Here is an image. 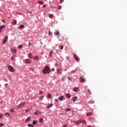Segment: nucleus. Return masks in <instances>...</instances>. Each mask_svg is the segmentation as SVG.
Returning <instances> with one entry per match:
<instances>
[{"instance_id":"nucleus-27","label":"nucleus","mask_w":127,"mask_h":127,"mask_svg":"<svg viewBox=\"0 0 127 127\" xmlns=\"http://www.w3.org/2000/svg\"><path fill=\"white\" fill-rule=\"evenodd\" d=\"M10 112H11V113H13V112H14V109L11 108V109L10 110Z\"/></svg>"},{"instance_id":"nucleus-7","label":"nucleus","mask_w":127,"mask_h":127,"mask_svg":"<svg viewBox=\"0 0 127 127\" xmlns=\"http://www.w3.org/2000/svg\"><path fill=\"white\" fill-rule=\"evenodd\" d=\"M73 123L75 124V125H80L82 122L81 121H73Z\"/></svg>"},{"instance_id":"nucleus-4","label":"nucleus","mask_w":127,"mask_h":127,"mask_svg":"<svg viewBox=\"0 0 127 127\" xmlns=\"http://www.w3.org/2000/svg\"><path fill=\"white\" fill-rule=\"evenodd\" d=\"M79 79L80 80V83H84L86 81V79H85L83 76H80Z\"/></svg>"},{"instance_id":"nucleus-33","label":"nucleus","mask_w":127,"mask_h":127,"mask_svg":"<svg viewBox=\"0 0 127 127\" xmlns=\"http://www.w3.org/2000/svg\"><path fill=\"white\" fill-rule=\"evenodd\" d=\"M88 92L89 95L92 94V92H91V91L89 89L88 90Z\"/></svg>"},{"instance_id":"nucleus-47","label":"nucleus","mask_w":127,"mask_h":127,"mask_svg":"<svg viewBox=\"0 0 127 127\" xmlns=\"http://www.w3.org/2000/svg\"><path fill=\"white\" fill-rule=\"evenodd\" d=\"M43 92H42V91H40L39 92V94H43Z\"/></svg>"},{"instance_id":"nucleus-44","label":"nucleus","mask_w":127,"mask_h":127,"mask_svg":"<svg viewBox=\"0 0 127 127\" xmlns=\"http://www.w3.org/2000/svg\"><path fill=\"white\" fill-rule=\"evenodd\" d=\"M68 80H69V81L71 80V77H68Z\"/></svg>"},{"instance_id":"nucleus-53","label":"nucleus","mask_w":127,"mask_h":127,"mask_svg":"<svg viewBox=\"0 0 127 127\" xmlns=\"http://www.w3.org/2000/svg\"><path fill=\"white\" fill-rule=\"evenodd\" d=\"M64 127H67V125H64Z\"/></svg>"},{"instance_id":"nucleus-18","label":"nucleus","mask_w":127,"mask_h":127,"mask_svg":"<svg viewBox=\"0 0 127 127\" xmlns=\"http://www.w3.org/2000/svg\"><path fill=\"white\" fill-rule=\"evenodd\" d=\"M40 114V111L37 110L35 112V115H39Z\"/></svg>"},{"instance_id":"nucleus-35","label":"nucleus","mask_w":127,"mask_h":127,"mask_svg":"<svg viewBox=\"0 0 127 127\" xmlns=\"http://www.w3.org/2000/svg\"><path fill=\"white\" fill-rule=\"evenodd\" d=\"M66 112H69V111H71V108H67L66 109Z\"/></svg>"},{"instance_id":"nucleus-36","label":"nucleus","mask_w":127,"mask_h":127,"mask_svg":"<svg viewBox=\"0 0 127 127\" xmlns=\"http://www.w3.org/2000/svg\"><path fill=\"white\" fill-rule=\"evenodd\" d=\"M18 48H19V49L22 48V45H20L18 46Z\"/></svg>"},{"instance_id":"nucleus-42","label":"nucleus","mask_w":127,"mask_h":127,"mask_svg":"<svg viewBox=\"0 0 127 127\" xmlns=\"http://www.w3.org/2000/svg\"><path fill=\"white\" fill-rule=\"evenodd\" d=\"M0 127H3V124L0 123Z\"/></svg>"},{"instance_id":"nucleus-51","label":"nucleus","mask_w":127,"mask_h":127,"mask_svg":"<svg viewBox=\"0 0 127 127\" xmlns=\"http://www.w3.org/2000/svg\"><path fill=\"white\" fill-rule=\"evenodd\" d=\"M7 85H8V84L6 83V84H5V86L6 87V86H7Z\"/></svg>"},{"instance_id":"nucleus-26","label":"nucleus","mask_w":127,"mask_h":127,"mask_svg":"<svg viewBox=\"0 0 127 127\" xmlns=\"http://www.w3.org/2000/svg\"><path fill=\"white\" fill-rule=\"evenodd\" d=\"M38 3H39V4H43V1H38Z\"/></svg>"},{"instance_id":"nucleus-41","label":"nucleus","mask_w":127,"mask_h":127,"mask_svg":"<svg viewBox=\"0 0 127 127\" xmlns=\"http://www.w3.org/2000/svg\"><path fill=\"white\" fill-rule=\"evenodd\" d=\"M2 117H3L2 114H0V119H1V118H2Z\"/></svg>"},{"instance_id":"nucleus-2","label":"nucleus","mask_w":127,"mask_h":127,"mask_svg":"<svg viewBox=\"0 0 127 127\" xmlns=\"http://www.w3.org/2000/svg\"><path fill=\"white\" fill-rule=\"evenodd\" d=\"M8 69L10 72H14V68L11 65H8Z\"/></svg>"},{"instance_id":"nucleus-1","label":"nucleus","mask_w":127,"mask_h":127,"mask_svg":"<svg viewBox=\"0 0 127 127\" xmlns=\"http://www.w3.org/2000/svg\"><path fill=\"white\" fill-rule=\"evenodd\" d=\"M43 74H49L50 73V68L48 66L46 65L42 70Z\"/></svg>"},{"instance_id":"nucleus-9","label":"nucleus","mask_w":127,"mask_h":127,"mask_svg":"<svg viewBox=\"0 0 127 127\" xmlns=\"http://www.w3.org/2000/svg\"><path fill=\"white\" fill-rule=\"evenodd\" d=\"M5 27V26L4 25H1L0 26V32H1L2 31L3 28H4Z\"/></svg>"},{"instance_id":"nucleus-17","label":"nucleus","mask_w":127,"mask_h":127,"mask_svg":"<svg viewBox=\"0 0 127 127\" xmlns=\"http://www.w3.org/2000/svg\"><path fill=\"white\" fill-rule=\"evenodd\" d=\"M73 91L74 92H77L78 91V88L74 87L73 89Z\"/></svg>"},{"instance_id":"nucleus-25","label":"nucleus","mask_w":127,"mask_h":127,"mask_svg":"<svg viewBox=\"0 0 127 127\" xmlns=\"http://www.w3.org/2000/svg\"><path fill=\"white\" fill-rule=\"evenodd\" d=\"M28 57L29 58H32V54H31V53L29 54Z\"/></svg>"},{"instance_id":"nucleus-52","label":"nucleus","mask_w":127,"mask_h":127,"mask_svg":"<svg viewBox=\"0 0 127 127\" xmlns=\"http://www.w3.org/2000/svg\"><path fill=\"white\" fill-rule=\"evenodd\" d=\"M55 101H56V102H58V99H55Z\"/></svg>"},{"instance_id":"nucleus-15","label":"nucleus","mask_w":127,"mask_h":127,"mask_svg":"<svg viewBox=\"0 0 127 127\" xmlns=\"http://www.w3.org/2000/svg\"><path fill=\"white\" fill-rule=\"evenodd\" d=\"M77 100V97L75 96L72 98V101L73 102H76V100Z\"/></svg>"},{"instance_id":"nucleus-50","label":"nucleus","mask_w":127,"mask_h":127,"mask_svg":"<svg viewBox=\"0 0 127 127\" xmlns=\"http://www.w3.org/2000/svg\"><path fill=\"white\" fill-rule=\"evenodd\" d=\"M71 73H75V71L74 70L71 71Z\"/></svg>"},{"instance_id":"nucleus-46","label":"nucleus","mask_w":127,"mask_h":127,"mask_svg":"<svg viewBox=\"0 0 127 127\" xmlns=\"http://www.w3.org/2000/svg\"><path fill=\"white\" fill-rule=\"evenodd\" d=\"M58 8H59V9H61V6H59Z\"/></svg>"},{"instance_id":"nucleus-3","label":"nucleus","mask_w":127,"mask_h":127,"mask_svg":"<svg viewBox=\"0 0 127 127\" xmlns=\"http://www.w3.org/2000/svg\"><path fill=\"white\" fill-rule=\"evenodd\" d=\"M73 57L76 61H79L80 60V59H79V57H78V56L76 54H74Z\"/></svg>"},{"instance_id":"nucleus-21","label":"nucleus","mask_w":127,"mask_h":127,"mask_svg":"<svg viewBox=\"0 0 127 127\" xmlns=\"http://www.w3.org/2000/svg\"><path fill=\"white\" fill-rule=\"evenodd\" d=\"M61 69H58L57 70V74H60V73H61Z\"/></svg>"},{"instance_id":"nucleus-45","label":"nucleus","mask_w":127,"mask_h":127,"mask_svg":"<svg viewBox=\"0 0 127 127\" xmlns=\"http://www.w3.org/2000/svg\"><path fill=\"white\" fill-rule=\"evenodd\" d=\"M41 99H43L44 98V96L42 95L41 96Z\"/></svg>"},{"instance_id":"nucleus-23","label":"nucleus","mask_w":127,"mask_h":127,"mask_svg":"<svg viewBox=\"0 0 127 127\" xmlns=\"http://www.w3.org/2000/svg\"><path fill=\"white\" fill-rule=\"evenodd\" d=\"M32 124L34 125V126H35V125L37 124V122H36V121H33Z\"/></svg>"},{"instance_id":"nucleus-48","label":"nucleus","mask_w":127,"mask_h":127,"mask_svg":"<svg viewBox=\"0 0 127 127\" xmlns=\"http://www.w3.org/2000/svg\"><path fill=\"white\" fill-rule=\"evenodd\" d=\"M43 7H46V5H44L43 6Z\"/></svg>"},{"instance_id":"nucleus-29","label":"nucleus","mask_w":127,"mask_h":127,"mask_svg":"<svg viewBox=\"0 0 127 127\" xmlns=\"http://www.w3.org/2000/svg\"><path fill=\"white\" fill-rule=\"evenodd\" d=\"M30 120V118H28L27 119L25 120V122L27 123Z\"/></svg>"},{"instance_id":"nucleus-20","label":"nucleus","mask_w":127,"mask_h":127,"mask_svg":"<svg viewBox=\"0 0 127 127\" xmlns=\"http://www.w3.org/2000/svg\"><path fill=\"white\" fill-rule=\"evenodd\" d=\"M54 34L56 35H59V34H60V33H59V32H58V31H56L54 33Z\"/></svg>"},{"instance_id":"nucleus-19","label":"nucleus","mask_w":127,"mask_h":127,"mask_svg":"<svg viewBox=\"0 0 127 127\" xmlns=\"http://www.w3.org/2000/svg\"><path fill=\"white\" fill-rule=\"evenodd\" d=\"M19 28L20 29H22L24 28V25H20V27H19Z\"/></svg>"},{"instance_id":"nucleus-30","label":"nucleus","mask_w":127,"mask_h":127,"mask_svg":"<svg viewBox=\"0 0 127 127\" xmlns=\"http://www.w3.org/2000/svg\"><path fill=\"white\" fill-rule=\"evenodd\" d=\"M53 53V52L52 51H51L50 52V56L51 57L52 56V54Z\"/></svg>"},{"instance_id":"nucleus-39","label":"nucleus","mask_w":127,"mask_h":127,"mask_svg":"<svg viewBox=\"0 0 127 127\" xmlns=\"http://www.w3.org/2000/svg\"><path fill=\"white\" fill-rule=\"evenodd\" d=\"M64 2V0H60V3H62V2Z\"/></svg>"},{"instance_id":"nucleus-11","label":"nucleus","mask_w":127,"mask_h":127,"mask_svg":"<svg viewBox=\"0 0 127 127\" xmlns=\"http://www.w3.org/2000/svg\"><path fill=\"white\" fill-rule=\"evenodd\" d=\"M53 104L52 103L50 104L49 105L47 106V109H50V108H51V107H53Z\"/></svg>"},{"instance_id":"nucleus-31","label":"nucleus","mask_w":127,"mask_h":127,"mask_svg":"<svg viewBox=\"0 0 127 127\" xmlns=\"http://www.w3.org/2000/svg\"><path fill=\"white\" fill-rule=\"evenodd\" d=\"M48 98H49V99H51V94H48Z\"/></svg>"},{"instance_id":"nucleus-28","label":"nucleus","mask_w":127,"mask_h":127,"mask_svg":"<svg viewBox=\"0 0 127 127\" xmlns=\"http://www.w3.org/2000/svg\"><path fill=\"white\" fill-rule=\"evenodd\" d=\"M5 116H8L9 117H10V114L9 113H6L5 114Z\"/></svg>"},{"instance_id":"nucleus-22","label":"nucleus","mask_w":127,"mask_h":127,"mask_svg":"<svg viewBox=\"0 0 127 127\" xmlns=\"http://www.w3.org/2000/svg\"><path fill=\"white\" fill-rule=\"evenodd\" d=\"M17 22L16 21V20H13L12 24L15 25V24H16Z\"/></svg>"},{"instance_id":"nucleus-12","label":"nucleus","mask_w":127,"mask_h":127,"mask_svg":"<svg viewBox=\"0 0 127 127\" xmlns=\"http://www.w3.org/2000/svg\"><path fill=\"white\" fill-rule=\"evenodd\" d=\"M63 99H64V96H60L59 97V101H63Z\"/></svg>"},{"instance_id":"nucleus-38","label":"nucleus","mask_w":127,"mask_h":127,"mask_svg":"<svg viewBox=\"0 0 127 127\" xmlns=\"http://www.w3.org/2000/svg\"><path fill=\"white\" fill-rule=\"evenodd\" d=\"M15 57L14 56H12L11 58V60H13V59H14Z\"/></svg>"},{"instance_id":"nucleus-43","label":"nucleus","mask_w":127,"mask_h":127,"mask_svg":"<svg viewBox=\"0 0 127 127\" xmlns=\"http://www.w3.org/2000/svg\"><path fill=\"white\" fill-rule=\"evenodd\" d=\"M61 47V49L62 50L63 49V46H60Z\"/></svg>"},{"instance_id":"nucleus-49","label":"nucleus","mask_w":127,"mask_h":127,"mask_svg":"<svg viewBox=\"0 0 127 127\" xmlns=\"http://www.w3.org/2000/svg\"><path fill=\"white\" fill-rule=\"evenodd\" d=\"M55 69L54 68H52V71H55Z\"/></svg>"},{"instance_id":"nucleus-32","label":"nucleus","mask_w":127,"mask_h":127,"mask_svg":"<svg viewBox=\"0 0 127 127\" xmlns=\"http://www.w3.org/2000/svg\"><path fill=\"white\" fill-rule=\"evenodd\" d=\"M92 115V113L90 112V113H88L86 114V116H91Z\"/></svg>"},{"instance_id":"nucleus-10","label":"nucleus","mask_w":127,"mask_h":127,"mask_svg":"<svg viewBox=\"0 0 127 127\" xmlns=\"http://www.w3.org/2000/svg\"><path fill=\"white\" fill-rule=\"evenodd\" d=\"M24 62L26 64H29V63H30V61L29 59H26L24 60Z\"/></svg>"},{"instance_id":"nucleus-6","label":"nucleus","mask_w":127,"mask_h":127,"mask_svg":"<svg viewBox=\"0 0 127 127\" xmlns=\"http://www.w3.org/2000/svg\"><path fill=\"white\" fill-rule=\"evenodd\" d=\"M7 38H8V37H7V36H6L5 37H4V40L3 41V44H4V43H6V42L7 41Z\"/></svg>"},{"instance_id":"nucleus-5","label":"nucleus","mask_w":127,"mask_h":127,"mask_svg":"<svg viewBox=\"0 0 127 127\" xmlns=\"http://www.w3.org/2000/svg\"><path fill=\"white\" fill-rule=\"evenodd\" d=\"M24 105H25V103L22 102L18 105V108H22Z\"/></svg>"},{"instance_id":"nucleus-56","label":"nucleus","mask_w":127,"mask_h":127,"mask_svg":"<svg viewBox=\"0 0 127 127\" xmlns=\"http://www.w3.org/2000/svg\"><path fill=\"white\" fill-rule=\"evenodd\" d=\"M55 66H57V64H55Z\"/></svg>"},{"instance_id":"nucleus-54","label":"nucleus","mask_w":127,"mask_h":127,"mask_svg":"<svg viewBox=\"0 0 127 127\" xmlns=\"http://www.w3.org/2000/svg\"><path fill=\"white\" fill-rule=\"evenodd\" d=\"M2 22H4V20H2Z\"/></svg>"},{"instance_id":"nucleus-24","label":"nucleus","mask_w":127,"mask_h":127,"mask_svg":"<svg viewBox=\"0 0 127 127\" xmlns=\"http://www.w3.org/2000/svg\"><path fill=\"white\" fill-rule=\"evenodd\" d=\"M49 17H50V18H53V14H49Z\"/></svg>"},{"instance_id":"nucleus-55","label":"nucleus","mask_w":127,"mask_h":127,"mask_svg":"<svg viewBox=\"0 0 127 127\" xmlns=\"http://www.w3.org/2000/svg\"><path fill=\"white\" fill-rule=\"evenodd\" d=\"M30 44H30V43H29V46H30Z\"/></svg>"},{"instance_id":"nucleus-8","label":"nucleus","mask_w":127,"mask_h":127,"mask_svg":"<svg viewBox=\"0 0 127 127\" xmlns=\"http://www.w3.org/2000/svg\"><path fill=\"white\" fill-rule=\"evenodd\" d=\"M34 60L38 61L39 60V57L38 56H35L33 57Z\"/></svg>"},{"instance_id":"nucleus-37","label":"nucleus","mask_w":127,"mask_h":127,"mask_svg":"<svg viewBox=\"0 0 127 127\" xmlns=\"http://www.w3.org/2000/svg\"><path fill=\"white\" fill-rule=\"evenodd\" d=\"M82 124H85V125H87V123H86V121H85V120L82 121Z\"/></svg>"},{"instance_id":"nucleus-14","label":"nucleus","mask_w":127,"mask_h":127,"mask_svg":"<svg viewBox=\"0 0 127 127\" xmlns=\"http://www.w3.org/2000/svg\"><path fill=\"white\" fill-rule=\"evenodd\" d=\"M65 96L68 98V99H70V98H71V95L69 94H66Z\"/></svg>"},{"instance_id":"nucleus-40","label":"nucleus","mask_w":127,"mask_h":127,"mask_svg":"<svg viewBox=\"0 0 127 127\" xmlns=\"http://www.w3.org/2000/svg\"><path fill=\"white\" fill-rule=\"evenodd\" d=\"M49 35H52V32H49Z\"/></svg>"},{"instance_id":"nucleus-34","label":"nucleus","mask_w":127,"mask_h":127,"mask_svg":"<svg viewBox=\"0 0 127 127\" xmlns=\"http://www.w3.org/2000/svg\"><path fill=\"white\" fill-rule=\"evenodd\" d=\"M28 127H33V125H32V124H28Z\"/></svg>"},{"instance_id":"nucleus-16","label":"nucleus","mask_w":127,"mask_h":127,"mask_svg":"<svg viewBox=\"0 0 127 127\" xmlns=\"http://www.w3.org/2000/svg\"><path fill=\"white\" fill-rule=\"evenodd\" d=\"M40 124H43V119L40 118L39 120Z\"/></svg>"},{"instance_id":"nucleus-13","label":"nucleus","mask_w":127,"mask_h":127,"mask_svg":"<svg viewBox=\"0 0 127 127\" xmlns=\"http://www.w3.org/2000/svg\"><path fill=\"white\" fill-rule=\"evenodd\" d=\"M11 51H12L13 53H16V49H11Z\"/></svg>"}]
</instances>
